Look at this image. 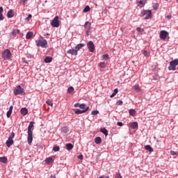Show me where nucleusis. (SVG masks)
<instances>
[{"label":"nucleus","mask_w":178,"mask_h":178,"mask_svg":"<svg viewBox=\"0 0 178 178\" xmlns=\"http://www.w3.org/2000/svg\"><path fill=\"white\" fill-rule=\"evenodd\" d=\"M33 127H34V122L31 121L28 127V137H27V141L29 145L31 144V143H33V131L31 130Z\"/></svg>","instance_id":"f257e3e1"},{"label":"nucleus","mask_w":178,"mask_h":178,"mask_svg":"<svg viewBox=\"0 0 178 178\" xmlns=\"http://www.w3.org/2000/svg\"><path fill=\"white\" fill-rule=\"evenodd\" d=\"M14 95H26L24 88H22L20 85H18L13 90Z\"/></svg>","instance_id":"f03ea898"},{"label":"nucleus","mask_w":178,"mask_h":178,"mask_svg":"<svg viewBox=\"0 0 178 178\" xmlns=\"http://www.w3.org/2000/svg\"><path fill=\"white\" fill-rule=\"evenodd\" d=\"M1 58L3 60H9L12 58V52L9 49H6L1 54Z\"/></svg>","instance_id":"7ed1b4c3"},{"label":"nucleus","mask_w":178,"mask_h":178,"mask_svg":"<svg viewBox=\"0 0 178 178\" xmlns=\"http://www.w3.org/2000/svg\"><path fill=\"white\" fill-rule=\"evenodd\" d=\"M142 16H146L145 20H148L152 17V12L150 10H144L141 12Z\"/></svg>","instance_id":"20e7f679"},{"label":"nucleus","mask_w":178,"mask_h":178,"mask_svg":"<svg viewBox=\"0 0 178 178\" xmlns=\"http://www.w3.org/2000/svg\"><path fill=\"white\" fill-rule=\"evenodd\" d=\"M178 65V58L175 59L174 60H172L170 62V66H168V70H176V67Z\"/></svg>","instance_id":"39448f33"},{"label":"nucleus","mask_w":178,"mask_h":178,"mask_svg":"<svg viewBox=\"0 0 178 178\" xmlns=\"http://www.w3.org/2000/svg\"><path fill=\"white\" fill-rule=\"evenodd\" d=\"M37 47H41L42 48H47V45H48V42L47 40H38L35 41Z\"/></svg>","instance_id":"423d86ee"},{"label":"nucleus","mask_w":178,"mask_h":178,"mask_svg":"<svg viewBox=\"0 0 178 178\" xmlns=\"http://www.w3.org/2000/svg\"><path fill=\"white\" fill-rule=\"evenodd\" d=\"M52 27H59V17L56 16L51 22Z\"/></svg>","instance_id":"0eeeda50"},{"label":"nucleus","mask_w":178,"mask_h":178,"mask_svg":"<svg viewBox=\"0 0 178 178\" xmlns=\"http://www.w3.org/2000/svg\"><path fill=\"white\" fill-rule=\"evenodd\" d=\"M87 47L90 52H94V51H95V44H94L93 41H89L87 44Z\"/></svg>","instance_id":"6e6552de"},{"label":"nucleus","mask_w":178,"mask_h":178,"mask_svg":"<svg viewBox=\"0 0 178 178\" xmlns=\"http://www.w3.org/2000/svg\"><path fill=\"white\" fill-rule=\"evenodd\" d=\"M169 35V33L165 30H162L160 31V38L161 40H163L164 41L166 40V37Z\"/></svg>","instance_id":"1a4fd4ad"},{"label":"nucleus","mask_w":178,"mask_h":178,"mask_svg":"<svg viewBox=\"0 0 178 178\" xmlns=\"http://www.w3.org/2000/svg\"><path fill=\"white\" fill-rule=\"evenodd\" d=\"M84 29H86L87 35H89L90 31H91V22H86L84 24Z\"/></svg>","instance_id":"9d476101"},{"label":"nucleus","mask_w":178,"mask_h":178,"mask_svg":"<svg viewBox=\"0 0 178 178\" xmlns=\"http://www.w3.org/2000/svg\"><path fill=\"white\" fill-rule=\"evenodd\" d=\"M89 108L90 107H87L84 110H80L79 108H76V109H74V113H76V115H81L83 113H86V112H87V111H88Z\"/></svg>","instance_id":"9b49d317"},{"label":"nucleus","mask_w":178,"mask_h":178,"mask_svg":"<svg viewBox=\"0 0 178 178\" xmlns=\"http://www.w3.org/2000/svg\"><path fill=\"white\" fill-rule=\"evenodd\" d=\"M147 0H136V4L139 8H144L145 6V3Z\"/></svg>","instance_id":"f8f14e48"},{"label":"nucleus","mask_w":178,"mask_h":178,"mask_svg":"<svg viewBox=\"0 0 178 178\" xmlns=\"http://www.w3.org/2000/svg\"><path fill=\"white\" fill-rule=\"evenodd\" d=\"M67 54L69 55H74V56H76L78 52L76 51V49H71L67 51Z\"/></svg>","instance_id":"ddd939ff"},{"label":"nucleus","mask_w":178,"mask_h":178,"mask_svg":"<svg viewBox=\"0 0 178 178\" xmlns=\"http://www.w3.org/2000/svg\"><path fill=\"white\" fill-rule=\"evenodd\" d=\"M129 127H131V129H138V122H131L129 124Z\"/></svg>","instance_id":"4468645a"},{"label":"nucleus","mask_w":178,"mask_h":178,"mask_svg":"<svg viewBox=\"0 0 178 178\" xmlns=\"http://www.w3.org/2000/svg\"><path fill=\"white\" fill-rule=\"evenodd\" d=\"M13 139H8L6 142V146L9 148L10 147H12V145H13Z\"/></svg>","instance_id":"2eb2a0df"},{"label":"nucleus","mask_w":178,"mask_h":178,"mask_svg":"<svg viewBox=\"0 0 178 178\" xmlns=\"http://www.w3.org/2000/svg\"><path fill=\"white\" fill-rule=\"evenodd\" d=\"M74 147V146L72 143H67L65 145V149H67V151H72V149H73Z\"/></svg>","instance_id":"dca6fc26"},{"label":"nucleus","mask_w":178,"mask_h":178,"mask_svg":"<svg viewBox=\"0 0 178 178\" xmlns=\"http://www.w3.org/2000/svg\"><path fill=\"white\" fill-rule=\"evenodd\" d=\"M84 44L83 43H80V44H78L76 47H75V50L76 52H79V51H80V49H81V48H83V47H84Z\"/></svg>","instance_id":"f3484780"},{"label":"nucleus","mask_w":178,"mask_h":178,"mask_svg":"<svg viewBox=\"0 0 178 178\" xmlns=\"http://www.w3.org/2000/svg\"><path fill=\"white\" fill-rule=\"evenodd\" d=\"M20 112H21V115H23V116H26V115L29 113V110H27L26 108H21Z\"/></svg>","instance_id":"a211bd4d"},{"label":"nucleus","mask_w":178,"mask_h":178,"mask_svg":"<svg viewBox=\"0 0 178 178\" xmlns=\"http://www.w3.org/2000/svg\"><path fill=\"white\" fill-rule=\"evenodd\" d=\"M13 16H15V13H13V10H10L7 13V17H8V19H11V17H13Z\"/></svg>","instance_id":"6ab92c4d"},{"label":"nucleus","mask_w":178,"mask_h":178,"mask_svg":"<svg viewBox=\"0 0 178 178\" xmlns=\"http://www.w3.org/2000/svg\"><path fill=\"white\" fill-rule=\"evenodd\" d=\"M145 149L146 151H148L149 152H154V149L152 148V147H151V145H147L145 146Z\"/></svg>","instance_id":"aec40b11"},{"label":"nucleus","mask_w":178,"mask_h":178,"mask_svg":"<svg viewBox=\"0 0 178 178\" xmlns=\"http://www.w3.org/2000/svg\"><path fill=\"white\" fill-rule=\"evenodd\" d=\"M52 57L46 56L44 59V63H51L52 62Z\"/></svg>","instance_id":"412c9836"},{"label":"nucleus","mask_w":178,"mask_h":178,"mask_svg":"<svg viewBox=\"0 0 178 178\" xmlns=\"http://www.w3.org/2000/svg\"><path fill=\"white\" fill-rule=\"evenodd\" d=\"M1 163H8V158L6 156L0 157Z\"/></svg>","instance_id":"4be33fe9"},{"label":"nucleus","mask_w":178,"mask_h":178,"mask_svg":"<svg viewBox=\"0 0 178 178\" xmlns=\"http://www.w3.org/2000/svg\"><path fill=\"white\" fill-rule=\"evenodd\" d=\"M33 35H34L33 32H28L26 33V40H30V38H31V37H33Z\"/></svg>","instance_id":"5701e85b"},{"label":"nucleus","mask_w":178,"mask_h":178,"mask_svg":"<svg viewBox=\"0 0 178 178\" xmlns=\"http://www.w3.org/2000/svg\"><path fill=\"white\" fill-rule=\"evenodd\" d=\"M2 12H3V8L0 7V21L5 19V17H3V14H2Z\"/></svg>","instance_id":"b1692460"},{"label":"nucleus","mask_w":178,"mask_h":178,"mask_svg":"<svg viewBox=\"0 0 178 178\" xmlns=\"http://www.w3.org/2000/svg\"><path fill=\"white\" fill-rule=\"evenodd\" d=\"M52 161H53L52 157H49V158L46 159H45L46 165H49V164L52 163Z\"/></svg>","instance_id":"393cba45"},{"label":"nucleus","mask_w":178,"mask_h":178,"mask_svg":"<svg viewBox=\"0 0 178 178\" xmlns=\"http://www.w3.org/2000/svg\"><path fill=\"white\" fill-rule=\"evenodd\" d=\"M101 133H103V134H104V136H108V130L106 129V128H102L100 129Z\"/></svg>","instance_id":"a878e982"},{"label":"nucleus","mask_w":178,"mask_h":178,"mask_svg":"<svg viewBox=\"0 0 178 178\" xmlns=\"http://www.w3.org/2000/svg\"><path fill=\"white\" fill-rule=\"evenodd\" d=\"M134 90H135V91H137V92H140V91H141V88H140L139 85H135L134 86Z\"/></svg>","instance_id":"bb28decb"},{"label":"nucleus","mask_w":178,"mask_h":178,"mask_svg":"<svg viewBox=\"0 0 178 178\" xmlns=\"http://www.w3.org/2000/svg\"><path fill=\"white\" fill-rule=\"evenodd\" d=\"M67 92L69 94H72L73 92H74V88H73V86H70L68 88H67Z\"/></svg>","instance_id":"cd10ccee"},{"label":"nucleus","mask_w":178,"mask_h":178,"mask_svg":"<svg viewBox=\"0 0 178 178\" xmlns=\"http://www.w3.org/2000/svg\"><path fill=\"white\" fill-rule=\"evenodd\" d=\"M95 143H96L97 144H101V143H102V139L101 138V137H97L95 139Z\"/></svg>","instance_id":"c85d7f7f"},{"label":"nucleus","mask_w":178,"mask_h":178,"mask_svg":"<svg viewBox=\"0 0 178 178\" xmlns=\"http://www.w3.org/2000/svg\"><path fill=\"white\" fill-rule=\"evenodd\" d=\"M118 92H119V90H118V88L114 89L113 92L110 96L111 98H113V97H115V95H116Z\"/></svg>","instance_id":"c756f323"},{"label":"nucleus","mask_w":178,"mask_h":178,"mask_svg":"<svg viewBox=\"0 0 178 178\" xmlns=\"http://www.w3.org/2000/svg\"><path fill=\"white\" fill-rule=\"evenodd\" d=\"M79 108H80L81 109H83V111H84V109H87V108H88V106H87V104L83 103V104H81L79 105Z\"/></svg>","instance_id":"7c9ffc66"},{"label":"nucleus","mask_w":178,"mask_h":178,"mask_svg":"<svg viewBox=\"0 0 178 178\" xmlns=\"http://www.w3.org/2000/svg\"><path fill=\"white\" fill-rule=\"evenodd\" d=\"M99 67H101L102 69H105V67H106V63H105L104 62H101L99 64Z\"/></svg>","instance_id":"2f4dec72"},{"label":"nucleus","mask_w":178,"mask_h":178,"mask_svg":"<svg viewBox=\"0 0 178 178\" xmlns=\"http://www.w3.org/2000/svg\"><path fill=\"white\" fill-rule=\"evenodd\" d=\"M61 131L62 133H64V134L68 133L69 128H67V127H64L62 128Z\"/></svg>","instance_id":"473e14b6"},{"label":"nucleus","mask_w":178,"mask_h":178,"mask_svg":"<svg viewBox=\"0 0 178 178\" xmlns=\"http://www.w3.org/2000/svg\"><path fill=\"white\" fill-rule=\"evenodd\" d=\"M129 115L131 116H134L136 115V110L131 108L129 110Z\"/></svg>","instance_id":"72a5a7b5"},{"label":"nucleus","mask_w":178,"mask_h":178,"mask_svg":"<svg viewBox=\"0 0 178 178\" xmlns=\"http://www.w3.org/2000/svg\"><path fill=\"white\" fill-rule=\"evenodd\" d=\"M59 149H60V147H59L58 145H54L53 147V151H54V152H58Z\"/></svg>","instance_id":"f704fd0d"},{"label":"nucleus","mask_w":178,"mask_h":178,"mask_svg":"<svg viewBox=\"0 0 178 178\" xmlns=\"http://www.w3.org/2000/svg\"><path fill=\"white\" fill-rule=\"evenodd\" d=\"M98 113H99V111L98 110H95L92 111L91 115H92L93 116H97Z\"/></svg>","instance_id":"c9c22d12"},{"label":"nucleus","mask_w":178,"mask_h":178,"mask_svg":"<svg viewBox=\"0 0 178 178\" xmlns=\"http://www.w3.org/2000/svg\"><path fill=\"white\" fill-rule=\"evenodd\" d=\"M102 58L105 60H108V59H109V54H104V55L102 56Z\"/></svg>","instance_id":"e433bc0d"},{"label":"nucleus","mask_w":178,"mask_h":178,"mask_svg":"<svg viewBox=\"0 0 178 178\" xmlns=\"http://www.w3.org/2000/svg\"><path fill=\"white\" fill-rule=\"evenodd\" d=\"M83 12H85V13L90 12V6H86L85 7V8L83 9Z\"/></svg>","instance_id":"4c0bfd02"},{"label":"nucleus","mask_w":178,"mask_h":178,"mask_svg":"<svg viewBox=\"0 0 178 178\" xmlns=\"http://www.w3.org/2000/svg\"><path fill=\"white\" fill-rule=\"evenodd\" d=\"M31 17H33V15H32L31 14H29L28 17H26L25 18V20H26V22H29V21L30 20V19H31Z\"/></svg>","instance_id":"58836bf2"},{"label":"nucleus","mask_w":178,"mask_h":178,"mask_svg":"<svg viewBox=\"0 0 178 178\" xmlns=\"http://www.w3.org/2000/svg\"><path fill=\"white\" fill-rule=\"evenodd\" d=\"M136 31H138V33H144V29H141L140 27H138L136 29Z\"/></svg>","instance_id":"ea45409f"},{"label":"nucleus","mask_w":178,"mask_h":178,"mask_svg":"<svg viewBox=\"0 0 178 178\" xmlns=\"http://www.w3.org/2000/svg\"><path fill=\"white\" fill-rule=\"evenodd\" d=\"M13 138H15V133L12 132L10 136H9L8 139L13 140Z\"/></svg>","instance_id":"a19ab883"},{"label":"nucleus","mask_w":178,"mask_h":178,"mask_svg":"<svg viewBox=\"0 0 178 178\" xmlns=\"http://www.w3.org/2000/svg\"><path fill=\"white\" fill-rule=\"evenodd\" d=\"M46 103L47 104V105H49L50 106H52V105H54V103L51 100H47Z\"/></svg>","instance_id":"79ce46f5"},{"label":"nucleus","mask_w":178,"mask_h":178,"mask_svg":"<svg viewBox=\"0 0 178 178\" xmlns=\"http://www.w3.org/2000/svg\"><path fill=\"white\" fill-rule=\"evenodd\" d=\"M10 115H12V111H10V110H8L6 113V116L7 118H10Z\"/></svg>","instance_id":"37998d69"},{"label":"nucleus","mask_w":178,"mask_h":178,"mask_svg":"<svg viewBox=\"0 0 178 178\" xmlns=\"http://www.w3.org/2000/svg\"><path fill=\"white\" fill-rule=\"evenodd\" d=\"M78 159H80L81 161H83V159H84V157L83 156V154H79L77 156Z\"/></svg>","instance_id":"c03bdc74"},{"label":"nucleus","mask_w":178,"mask_h":178,"mask_svg":"<svg viewBox=\"0 0 178 178\" xmlns=\"http://www.w3.org/2000/svg\"><path fill=\"white\" fill-rule=\"evenodd\" d=\"M26 2H27V0H21L20 1V4L21 5H25Z\"/></svg>","instance_id":"a18cd8bd"},{"label":"nucleus","mask_w":178,"mask_h":178,"mask_svg":"<svg viewBox=\"0 0 178 178\" xmlns=\"http://www.w3.org/2000/svg\"><path fill=\"white\" fill-rule=\"evenodd\" d=\"M170 155H172V156L177 155V152L172 150L170 151Z\"/></svg>","instance_id":"49530a36"},{"label":"nucleus","mask_w":178,"mask_h":178,"mask_svg":"<svg viewBox=\"0 0 178 178\" xmlns=\"http://www.w3.org/2000/svg\"><path fill=\"white\" fill-rule=\"evenodd\" d=\"M118 105L120 106V105H123V101L122 100H119L118 102H117Z\"/></svg>","instance_id":"de8ad7c7"},{"label":"nucleus","mask_w":178,"mask_h":178,"mask_svg":"<svg viewBox=\"0 0 178 178\" xmlns=\"http://www.w3.org/2000/svg\"><path fill=\"white\" fill-rule=\"evenodd\" d=\"M17 33L16 32V30L13 29L12 31V35H16Z\"/></svg>","instance_id":"09e8293b"},{"label":"nucleus","mask_w":178,"mask_h":178,"mask_svg":"<svg viewBox=\"0 0 178 178\" xmlns=\"http://www.w3.org/2000/svg\"><path fill=\"white\" fill-rule=\"evenodd\" d=\"M143 54L145 56H147V55H148V51L147 50H144Z\"/></svg>","instance_id":"8fccbe9b"},{"label":"nucleus","mask_w":178,"mask_h":178,"mask_svg":"<svg viewBox=\"0 0 178 178\" xmlns=\"http://www.w3.org/2000/svg\"><path fill=\"white\" fill-rule=\"evenodd\" d=\"M74 106H75V108H80V104L79 103H76Z\"/></svg>","instance_id":"3c124183"},{"label":"nucleus","mask_w":178,"mask_h":178,"mask_svg":"<svg viewBox=\"0 0 178 178\" xmlns=\"http://www.w3.org/2000/svg\"><path fill=\"white\" fill-rule=\"evenodd\" d=\"M117 124H118V126L122 127V126H123V122H117Z\"/></svg>","instance_id":"603ef678"},{"label":"nucleus","mask_w":178,"mask_h":178,"mask_svg":"<svg viewBox=\"0 0 178 178\" xmlns=\"http://www.w3.org/2000/svg\"><path fill=\"white\" fill-rule=\"evenodd\" d=\"M115 178H122V175L120 174H117Z\"/></svg>","instance_id":"864d4df0"},{"label":"nucleus","mask_w":178,"mask_h":178,"mask_svg":"<svg viewBox=\"0 0 178 178\" xmlns=\"http://www.w3.org/2000/svg\"><path fill=\"white\" fill-rule=\"evenodd\" d=\"M8 111L13 112V106H10Z\"/></svg>","instance_id":"5fc2aeb1"},{"label":"nucleus","mask_w":178,"mask_h":178,"mask_svg":"<svg viewBox=\"0 0 178 178\" xmlns=\"http://www.w3.org/2000/svg\"><path fill=\"white\" fill-rule=\"evenodd\" d=\"M166 17H167V19H172V15H167Z\"/></svg>","instance_id":"6e6d98bb"},{"label":"nucleus","mask_w":178,"mask_h":178,"mask_svg":"<svg viewBox=\"0 0 178 178\" xmlns=\"http://www.w3.org/2000/svg\"><path fill=\"white\" fill-rule=\"evenodd\" d=\"M154 9H155V10H156L158 9V5L154 6Z\"/></svg>","instance_id":"4d7b16f0"},{"label":"nucleus","mask_w":178,"mask_h":178,"mask_svg":"<svg viewBox=\"0 0 178 178\" xmlns=\"http://www.w3.org/2000/svg\"><path fill=\"white\" fill-rule=\"evenodd\" d=\"M16 33H17V34H19V33H20V30L17 29V30L16 31Z\"/></svg>","instance_id":"13d9d810"},{"label":"nucleus","mask_w":178,"mask_h":178,"mask_svg":"<svg viewBox=\"0 0 178 178\" xmlns=\"http://www.w3.org/2000/svg\"><path fill=\"white\" fill-rule=\"evenodd\" d=\"M46 35H49V33H47Z\"/></svg>","instance_id":"bf43d9fd"},{"label":"nucleus","mask_w":178,"mask_h":178,"mask_svg":"<svg viewBox=\"0 0 178 178\" xmlns=\"http://www.w3.org/2000/svg\"><path fill=\"white\" fill-rule=\"evenodd\" d=\"M159 141H161V140H157V143H159Z\"/></svg>","instance_id":"052dcab7"},{"label":"nucleus","mask_w":178,"mask_h":178,"mask_svg":"<svg viewBox=\"0 0 178 178\" xmlns=\"http://www.w3.org/2000/svg\"><path fill=\"white\" fill-rule=\"evenodd\" d=\"M54 178L56 177L55 175L54 176Z\"/></svg>","instance_id":"680f3d73"},{"label":"nucleus","mask_w":178,"mask_h":178,"mask_svg":"<svg viewBox=\"0 0 178 178\" xmlns=\"http://www.w3.org/2000/svg\"><path fill=\"white\" fill-rule=\"evenodd\" d=\"M177 2H178V0H177Z\"/></svg>","instance_id":"e2e57ef3"}]
</instances>
